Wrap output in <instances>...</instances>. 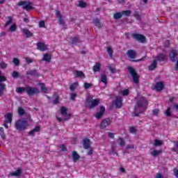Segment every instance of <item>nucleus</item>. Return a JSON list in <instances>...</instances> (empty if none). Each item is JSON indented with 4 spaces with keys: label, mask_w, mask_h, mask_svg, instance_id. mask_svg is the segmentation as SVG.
Wrapping results in <instances>:
<instances>
[{
    "label": "nucleus",
    "mask_w": 178,
    "mask_h": 178,
    "mask_svg": "<svg viewBox=\"0 0 178 178\" xmlns=\"http://www.w3.org/2000/svg\"><path fill=\"white\" fill-rule=\"evenodd\" d=\"M99 105V99H92V97L88 96L86 99V106L89 109H94L95 106H98Z\"/></svg>",
    "instance_id": "obj_1"
},
{
    "label": "nucleus",
    "mask_w": 178,
    "mask_h": 178,
    "mask_svg": "<svg viewBox=\"0 0 178 178\" xmlns=\"http://www.w3.org/2000/svg\"><path fill=\"white\" fill-rule=\"evenodd\" d=\"M29 123L26 120H18L15 123V127L18 131H24L27 129Z\"/></svg>",
    "instance_id": "obj_2"
},
{
    "label": "nucleus",
    "mask_w": 178,
    "mask_h": 178,
    "mask_svg": "<svg viewBox=\"0 0 178 178\" xmlns=\"http://www.w3.org/2000/svg\"><path fill=\"white\" fill-rule=\"evenodd\" d=\"M128 71L129 72L134 84H138L140 76H138V74H137V72H136V70L133 68V67H129Z\"/></svg>",
    "instance_id": "obj_3"
},
{
    "label": "nucleus",
    "mask_w": 178,
    "mask_h": 178,
    "mask_svg": "<svg viewBox=\"0 0 178 178\" xmlns=\"http://www.w3.org/2000/svg\"><path fill=\"white\" fill-rule=\"evenodd\" d=\"M26 93L28 94V95H29L30 97H33V95H34L35 94H40V89H38V88H33L31 86H26Z\"/></svg>",
    "instance_id": "obj_4"
},
{
    "label": "nucleus",
    "mask_w": 178,
    "mask_h": 178,
    "mask_svg": "<svg viewBox=\"0 0 178 178\" xmlns=\"http://www.w3.org/2000/svg\"><path fill=\"white\" fill-rule=\"evenodd\" d=\"M31 5H33L31 2L27 3V1H19L17 3V6H22V8L25 10H31L33 9Z\"/></svg>",
    "instance_id": "obj_5"
},
{
    "label": "nucleus",
    "mask_w": 178,
    "mask_h": 178,
    "mask_svg": "<svg viewBox=\"0 0 178 178\" xmlns=\"http://www.w3.org/2000/svg\"><path fill=\"white\" fill-rule=\"evenodd\" d=\"M17 113L19 115V116H23V115H24V116H26V120H30L31 122V115H30L29 113H26V111H24V109L22 107H18L17 108Z\"/></svg>",
    "instance_id": "obj_6"
},
{
    "label": "nucleus",
    "mask_w": 178,
    "mask_h": 178,
    "mask_svg": "<svg viewBox=\"0 0 178 178\" xmlns=\"http://www.w3.org/2000/svg\"><path fill=\"white\" fill-rule=\"evenodd\" d=\"M132 37L133 38L136 40V41H139V42H142V43L146 42L145 36H144V35H141L140 33H134L132 34Z\"/></svg>",
    "instance_id": "obj_7"
},
{
    "label": "nucleus",
    "mask_w": 178,
    "mask_h": 178,
    "mask_svg": "<svg viewBox=\"0 0 178 178\" xmlns=\"http://www.w3.org/2000/svg\"><path fill=\"white\" fill-rule=\"evenodd\" d=\"M26 76H31L32 77H41V74L35 69L30 70L26 72Z\"/></svg>",
    "instance_id": "obj_8"
},
{
    "label": "nucleus",
    "mask_w": 178,
    "mask_h": 178,
    "mask_svg": "<svg viewBox=\"0 0 178 178\" xmlns=\"http://www.w3.org/2000/svg\"><path fill=\"white\" fill-rule=\"evenodd\" d=\"M177 56H178V52L177 50L173 49L170 53V58L171 62H176L177 60Z\"/></svg>",
    "instance_id": "obj_9"
},
{
    "label": "nucleus",
    "mask_w": 178,
    "mask_h": 178,
    "mask_svg": "<svg viewBox=\"0 0 178 178\" xmlns=\"http://www.w3.org/2000/svg\"><path fill=\"white\" fill-rule=\"evenodd\" d=\"M60 113L63 116L65 117L64 120H69L70 118V114L67 113V109H66L65 107H61L60 108Z\"/></svg>",
    "instance_id": "obj_10"
},
{
    "label": "nucleus",
    "mask_w": 178,
    "mask_h": 178,
    "mask_svg": "<svg viewBox=\"0 0 178 178\" xmlns=\"http://www.w3.org/2000/svg\"><path fill=\"white\" fill-rule=\"evenodd\" d=\"M123 99H122L121 97H118L115 99V108H117V109H120V108H122V106L123 105Z\"/></svg>",
    "instance_id": "obj_11"
},
{
    "label": "nucleus",
    "mask_w": 178,
    "mask_h": 178,
    "mask_svg": "<svg viewBox=\"0 0 178 178\" xmlns=\"http://www.w3.org/2000/svg\"><path fill=\"white\" fill-rule=\"evenodd\" d=\"M138 108H143L144 105H148V102H147V99L145 97H141L137 102H136Z\"/></svg>",
    "instance_id": "obj_12"
},
{
    "label": "nucleus",
    "mask_w": 178,
    "mask_h": 178,
    "mask_svg": "<svg viewBox=\"0 0 178 178\" xmlns=\"http://www.w3.org/2000/svg\"><path fill=\"white\" fill-rule=\"evenodd\" d=\"M22 168H18L16 171L10 172L8 175V177L10 176H13L14 177H20V176H22Z\"/></svg>",
    "instance_id": "obj_13"
},
{
    "label": "nucleus",
    "mask_w": 178,
    "mask_h": 178,
    "mask_svg": "<svg viewBox=\"0 0 178 178\" xmlns=\"http://www.w3.org/2000/svg\"><path fill=\"white\" fill-rule=\"evenodd\" d=\"M109 124H111V119L106 118L101 123L100 129H105V128L108 127V126H109Z\"/></svg>",
    "instance_id": "obj_14"
},
{
    "label": "nucleus",
    "mask_w": 178,
    "mask_h": 178,
    "mask_svg": "<svg viewBox=\"0 0 178 178\" xmlns=\"http://www.w3.org/2000/svg\"><path fill=\"white\" fill-rule=\"evenodd\" d=\"M127 55L130 59H136V56H137V53H136V51L133 49H129L127 51Z\"/></svg>",
    "instance_id": "obj_15"
},
{
    "label": "nucleus",
    "mask_w": 178,
    "mask_h": 178,
    "mask_svg": "<svg viewBox=\"0 0 178 178\" xmlns=\"http://www.w3.org/2000/svg\"><path fill=\"white\" fill-rule=\"evenodd\" d=\"M36 45L39 51H42V52H44V51H47V44H45V43L39 42Z\"/></svg>",
    "instance_id": "obj_16"
},
{
    "label": "nucleus",
    "mask_w": 178,
    "mask_h": 178,
    "mask_svg": "<svg viewBox=\"0 0 178 178\" xmlns=\"http://www.w3.org/2000/svg\"><path fill=\"white\" fill-rule=\"evenodd\" d=\"M83 145L85 149H89L90 145H91V140L88 138L83 139Z\"/></svg>",
    "instance_id": "obj_17"
},
{
    "label": "nucleus",
    "mask_w": 178,
    "mask_h": 178,
    "mask_svg": "<svg viewBox=\"0 0 178 178\" xmlns=\"http://www.w3.org/2000/svg\"><path fill=\"white\" fill-rule=\"evenodd\" d=\"M93 24L98 29H101L104 26V24L102 23L101 21L99 20V19H98V18H95L93 19Z\"/></svg>",
    "instance_id": "obj_18"
},
{
    "label": "nucleus",
    "mask_w": 178,
    "mask_h": 178,
    "mask_svg": "<svg viewBox=\"0 0 178 178\" xmlns=\"http://www.w3.org/2000/svg\"><path fill=\"white\" fill-rule=\"evenodd\" d=\"M104 113H105V106H101L100 111L96 114V118L97 119H101V118H102V116H104Z\"/></svg>",
    "instance_id": "obj_19"
},
{
    "label": "nucleus",
    "mask_w": 178,
    "mask_h": 178,
    "mask_svg": "<svg viewBox=\"0 0 178 178\" xmlns=\"http://www.w3.org/2000/svg\"><path fill=\"white\" fill-rule=\"evenodd\" d=\"M22 32L24 34V35H26V38H30L34 35L33 33H31L30 30L27 29H23Z\"/></svg>",
    "instance_id": "obj_20"
},
{
    "label": "nucleus",
    "mask_w": 178,
    "mask_h": 178,
    "mask_svg": "<svg viewBox=\"0 0 178 178\" xmlns=\"http://www.w3.org/2000/svg\"><path fill=\"white\" fill-rule=\"evenodd\" d=\"M13 115H12V113H8L5 115V119H6V123H12Z\"/></svg>",
    "instance_id": "obj_21"
},
{
    "label": "nucleus",
    "mask_w": 178,
    "mask_h": 178,
    "mask_svg": "<svg viewBox=\"0 0 178 178\" xmlns=\"http://www.w3.org/2000/svg\"><path fill=\"white\" fill-rule=\"evenodd\" d=\"M156 66H158V61L156 60H154L152 63L148 67L149 70L152 71L156 69Z\"/></svg>",
    "instance_id": "obj_22"
},
{
    "label": "nucleus",
    "mask_w": 178,
    "mask_h": 178,
    "mask_svg": "<svg viewBox=\"0 0 178 178\" xmlns=\"http://www.w3.org/2000/svg\"><path fill=\"white\" fill-rule=\"evenodd\" d=\"M72 159H73V162H74L75 163L76 162H77V161H79V159H80V155L77 154V152L76 151L72 152Z\"/></svg>",
    "instance_id": "obj_23"
},
{
    "label": "nucleus",
    "mask_w": 178,
    "mask_h": 178,
    "mask_svg": "<svg viewBox=\"0 0 178 178\" xmlns=\"http://www.w3.org/2000/svg\"><path fill=\"white\" fill-rule=\"evenodd\" d=\"M51 59H52L51 54H45L43 55L42 60H44V62H47L48 63H49V62H51Z\"/></svg>",
    "instance_id": "obj_24"
},
{
    "label": "nucleus",
    "mask_w": 178,
    "mask_h": 178,
    "mask_svg": "<svg viewBox=\"0 0 178 178\" xmlns=\"http://www.w3.org/2000/svg\"><path fill=\"white\" fill-rule=\"evenodd\" d=\"M164 87L165 86H163V83L162 82H158L155 86L156 91H162Z\"/></svg>",
    "instance_id": "obj_25"
},
{
    "label": "nucleus",
    "mask_w": 178,
    "mask_h": 178,
    "mask_svg": "<svg viewBox=\"0 0 178 178\" xmlns=\"http://www.w3.org/2000/svg\"><path fill=\"white\" fill-rule=\"evenodd\" d=\"M101 81L102 83H104V84H107L108 83V77L106 76L105 72H102L101 74Z\"/></svg>",
    "instance_id": "obj_26"
},
{
    "label": "nucleus",
    "mask_w": 178,
    "mask_h": 178,
    "mask_svg": "<svg viewBox=\"0 0 178 178\" xmlns=\"http://www.w3.org/2000/svg\"><path fill=\"white\" fill-rule=\"evenodd\" d=\"M92 70L94 73H97V72H99L101 70V63H96V64L92 67Z\"/></svg>",
    "instance_id": "obj_27"
},
{
    "label": "nucleus",
    "mask_w": 178,
    "mask_h": 178,
    "mask_svg": "<svg viewBox=\"0 0 178 178\" xmlns=\"http://www.w3.org/2000/svg\"><path fill=\"white\" fill-rule=\"evenodd\" d=\"M75 76L79 79L86 78V74L83 72V71H75Z\"/></svg>",
    "instance_id": "obj_28"
},
{
    "label": "nucleus",
    "mask_w": 178,
    "mask_h": 178,
    "mask_svg": "<svg viewBox=\"0 0 178 178\" xmlns=\"http://www.w3.org/2000/svg\"><path fill=\"white\" fill-rule=\"evenodd\" d=\"M16 92H17V94H23V92H27V86L24 87V88H17L16 89Z\"/></svg>",
    "instance_id": "obj_29"
},
{
    "label": "nucleus",
    "mask_w": 178,
    "mask_h": 178,
    "mask_svg": "<svg viewBox=\"0 0 178 178\" xmlns=\"http://www.w3.org/2000/svg\"><path fill=\"white\" fill-rule=\"evenodd\" d=\"M38 86H40V90L42 91V92H44V94H48V88L45 87V84L44 83H38Z\"/></svg>",
    "instance_id": "obj_30"
},
{
    "label": "nucleus",
    "mask_w": 178,
    "mask_h": 178,
    "mask_svg": "<svg viewBox=\"0 0 178 178\" xmlns=\"http://www.w3.org/2000/svg\"><path fill=\"white\" fill-rule=\"evenodd\" d=\"M165 58H166V56H165L163 54H160L156 56V59L159 60V62H164Z\"/></svg>",
    "instance_id": "obj_31"
},
{
    "label": "nucleus",
    "mask_w": 178,
    "mask_h": 178,
    "mask_svg": "<svg viewBox=\"0 0 178 178\" xmlns=\"http://www.w3.org/2000/svg\"><path fill=\"white\" fill-rule=\"evenodd\" d=\"M122 16H123V14L122 13H115L113 17V19H115V20H119V19H122Z\"/></svg>",
    "instance_id": "obj_32"
},
{
    "label": "nucleus",
    "mask_w": 178,
    "mask_h": 178,
    "mask_svg": "<svg viewBox=\"0 0 178 178\" xmlns=\"http://www.w3.org/2000/svg\"><path fill=\"white\" fill-rule=\"evenodd\" d=\"M161 154H162L161 150H153L151 152V155H152V156H159V155H161Z\"/></svg>",
    "instance_id": "obj_33"
},
{
    "label": "nucleus",
    "mask_w": 178,
    "mask_h": 178,
    "mask_svg": "<svg viewBox=\"0 0 178 178\" xmlns=\"http://www.w3.org/2000/svg\"><path fill=\"white\" fill-rule=\"evenodd\" d=\"M53 98L54 99L53 102L54 105H58V104H59V96L55 94L54 95Z\"/></svg>",
    "instance_id": "obj_34"
},
{
    "label": "nucleus",
    "mask_w": 178,
    "mask_h": 178,
    "mask_svg": "<svg viewBox=\"0 0 178 178\" xmlns=\"http://www.w3.org/2000/svg\"><path fill=\"white\" fill-rule=\"evenodd\" d=\"M79 86V83L75 82L74 83H72L70 86V91H74V90H76V88H77V86Z\"/></svg>",
    "instance_id": "obj_35"
},
{
    "label": "nucleus",
    "mask_w": 178,
    "mask_h": 178,
    "mask_svg": "<svg viewBox=\"0 0 178 178\" xmlns=\"http://www.w3.org/2000/svg\"><path fill=\"white\" fill-rule=\"evenodd\" d=\"M107 53L108 54L110 58L113 56V50L112 49L111 47H106Z\"/></svg>",
    "instance_id": "obj_36"
},
{
    "label": "nucleus",
    "mask_w": 178,
    "mask_h": 178,
    "mask_svg": "<svg viewBox=\"0 0 178 178\" xmlns=\"http://www.w3.org/2000/svg\"><path fill=\"white\" fill-rule=\"evenodd\" d=\"M78 6L79 8H87V3L84 1H83L82 0H80L79 1Z\"/></svg>",
    "instance_id": "obj_37"
},
{
    "label": "nucleus",
    "mask_w": 178,
    "mask_h": 178,
    "mask_svg": "<svg viewBox=\"0 0 178 178\" xmlns=\"http://www.w3.org/2000/svg\"><path fill=\"white\" fill-rule=\"evenodd\" d=\"M13 63H14L15 66H19V65H20V60H19V58H14Z\"/></svg>",
    "instance_id": "obj_38"
},
{
    "label": "nucleus",
    "mask_w": 178,
    "mask_h": 178,
    "mask_svg": "<svg viewBox=\"0 0 178 178\" xmlns=\"http://www.w3.org/2000/svg\"><path fill=\"white\" fill-rule=\"evenodd\" d=\"M162 144H163L162 140H159L156 139L154 145L155 147H161V145H162Z\"/></svg>",
    "instance_id": "obj_39"
},
{
    "label": "nucleus",
    "mask_w": 178,
    "mask_h": 178,
    "mask_svg": "<svg viewBox=\"0 0 178 178\" xmlns=\"http://www.w3.org/2000/svg\"><path fill=\"white\" fill-rule=\"evenodd\" d=\"M8 20L6 22V24H5V27L9 26V24H12V22L13 20V19L12 18V17L9 16L8 17Z\"/></svg>",
    "instance_id": "obj_40"
},
{
    "label": "nucleus",
    "mask_w": 178,
    "mask_h": 178,
    "mask_svg": "<svg viewBox=\"0 0 178 178\" xmlns=\"http://www.w3.org/2000/svg\"><path fill=\"white\" fill-rule=\"evenodd\" d=\"M12 76L13 79H17L18 77H20V74H19V72H17V71H13Z\"/></svg>",
    "instance_id": "obj_41"
},
{
    "label": "nucleus",
    "mask_w": 178,
    "mask_h": 178,
    "mask_svg": "<svg viewBox=\"0 0 178 178\" xmlns=\"http://www.w3.org/2000/svg\"><path fill=\"white\" fill-rule=\"evenodd\" d=\"M16 29H17L16 24H13L10 26V31H11V33H13L14 31H16Z\"/></svg>",
    "instance_id": "obj_42"
},
{
    "label": "nucleus",
    "mask_w": 178,
    "mask_h": 178,
    "mask_svg": "<svg viewBox=\"0 0 178 178\" xmlns=\"http://www.w3.org/2000/svg\"><path fill=\"white\" fill-rule=\"evenodd\" d=\"M122 13V15H124L125 16H129L131 15V10H123L121 12Z\"/></svg>",
    "instance_id": "obj_43"
},
{
    "label": "nucleus",
    "mask_w": 178,
    "mask_h": 178,
    "mask_svg": "<svg viewBox=\"0 0 178 178\" xmlns=\"http://www.w3.org/2000/svg\"><path fill=\"white\" fill-rule=\"evenodd\" d=\"M118 141H120L119 145H120V147H124L125 145V143H124V140H123L122 138H120Z\"/></svg>",
    "instance_id": "obj_44"
},
{
    "label": "nucleus",
    "mask_w": 178,
    "mask_h": 178,
    "mask_svg": "<svg viewBox=\"0 0 178 178\" xmlns=\"http://www.w3.org/2000/svg\"><path fill=\"white\" fill-rule=\"evenodd\" d=\"M165 115H166V116H168V118L172 116V112H170V108H168L167 110L165 112Z\"/></svg>",
    "instance_id": "obj_45"
},
{
    "label": "nucleus",
    "mask_w": 178,
    "mask_h": 178,
    "mask_svg": "<svg viewBox=\"0 0 178 178\" xmlns=\"http://www.w3.org/2000/svg\"><path fill=\"white\" fill-rule=\"evenodd\" d=\"M83 87L85 90H88V88H90V87H92V84L86 82L84 83Z\"/></svg>",
    "instance_id": "obj_46"
},
{
    "label": "nucleus",
    "mask_w": 178,
    "mask_h": 178,
    "mask_svg": "<svg viewBox=\"0 0 178 178\" xmlns=\"http://www.w3.org/2000/svg\"><path fill=\"white\" fill-rule=\"evenodd\" d=\"M129 92H130V90H129V89L124 90L122 91V94L124 97H127V95H128Z\"/></svg>",
    "instance_id": "obj_47"
},
{
    "label": "nucleus",
    "mask_w": 178,
    "mask_h": 178,
    "mask_svg": "<svg viewBox=\"0 0 178 178\" xmlns=\"http://www.w3.org/2000/svg\"><path fill=\"white\" fill-rule=\"evenodd\" d=\"M60 148L63 152H66L67 151V147L65 145H60Z\"/></svg>",
    "instance_id": "obj_48"
},
{
    "label": "nucleus",
    "mask_w": 178,
    "mask_h": 178,
    "mask_svg": "<svg viewBox=\"0 0 178 178\" xmlns=\"http://www.w3.org/2000/svg\"><path fill=\"white\" fill-rule=\"evenodd\" d=\"M0 67L1 69H6L8 67V64H6L5 62L0 63Z\"/></svg>",
    "instance_id": "obj_49"
},
{
    "label": "nucleus",
    "mask_w": 178,
    "mask_h": 178,
    "mask_svg": "<svg viewBox=\"0 0 178 178\" xmlns=\"http://www.w3.org/2000/svg\"><path fill=\"white\" fill-rule=\"evenodd\" d=\"M129 131H130L131 133H133V134L137 133V129H136V128H134V127H130L129 128Z\"/></svg>",
    "instance_id": "obj_50"
},
{
    "label": "nucleus",
    "mask_w": 178,
    "mask_h": 178,
    "mask_svg": "<svg viewBox=\"0 0 178 178\" xmlns=\"http://www.w3.org/2000/svg\"><path fill=\"white\" fill-rule=\"evenodd\" d=\"M152 113H153L154 116H158V113H159V109H158V108H154V109L152 111Z\"/></svg>",
    "instance_id": "obj_51"
},
{
    "label": "nucleus",
    "mask_w": 178,
    "mask_h": 178,
    "mask_svg": "<svg viewBox=\"0 0 178 178\" xmlns=\"http://www.w3.org/2000/svg\"><path fill=\"white\" fill-rule=\"evenodd\" d=\"M92 154H94V149L92 147H90L87 152V155H92Z\"/></svg>",
    "instance_id": "obj_52"
},
{
    "label": "nucleus",
    "mask_w": 178,
    "mask_h": 178,
    "mask_svg": "<svg viewBox=\"0 0 178 178\" xmlns=\"http://www.w3.org/2000/svg\"><path fill=\"white\" fill-rule=\"evenodd\" d=\"M39 27L42 28L45 27V22L42 20L39 22Z\"/></svg>",
    "instance_id": "obj_53"
},
{
    "label": "nucleus",
    "mask_w": 178,
    "mask_h": 178,
    "mask_svg": "<svg viewBox=\"0 0 178 178\" xmlns=\"http://www.w3.org/2000/svg\"><path fill=\"white\" fill-rule=\"evenodd\" d=\"M33 130L35 133H38V131L41 130V127L40 126H37Z\"/></svg>",
    "instance_id": "obj_54"
},
{
    "label": "nucleus",
    "mask_w": 178,
    "mask_h": 178,
    "mask_svg": "<svg viewBox=\"0 0 178 178\" xmlns=\"http://www.w3.org/2000/svg\"><path fill=\"white\" fill-rule=\"evenodd\" d=\"M77 97V94L76 93H72L71 94V97H70V99H72V101H74L75 98Z\"/></svg>",
    "instance_id": "obj_55"
},
{
    "label": "nucleus",
    "mask_w": 178,
    "mask_h": 178,
    "mask_svg": "<svg viewBox=\"0 0 178 178\" xmlns=\"http://www.w3.org/2000/svg\"><path fill=\"white\" fill-rule=\"evenodd\" d=\"M108 70L111 71V73L113 74L116 72V68L110 66L108 67Z\"/></svg>",
    "instance_id": "obj_56"
},
{
    "label": "nucleus",
    "mask_w": 178,
    "mask_h": 178,
    "mask_svg": "<svg viewBox=\"0 0 178 178\" xmlns=\"http://www.w3.org/2000/svg\"><path fill=\"white\" fill-rule=\"evenodd\" d=\"M56 17H58V19H60L62 17V15H60V11L59 10L56 11Z\"/></svg>",
    "instance_id": "obj_57"
},
{
    "label": "nucleus",
    "mask_w": 178,
    "mask_h": 178,
    "mask_svg": "<svg viewBox=\"0 0 178 178\" xmlns=\"http://www.w3.org/2000/svg\"><path fill=\"white\" fill-rule=\"evenodd\" d=\"M72 44H76V42H79V38H72Z\"/></svg>",
    "instance_id": "obj_58"
},
{
    "label": "nucleus",
    "mask_w": 178,
    "mask_h": 178,
    "mask_svg": "<svg viewBox=\"0 0 178 178\" xmlns=\"http://www.w3.org/2000/svg\"><path fill=\"white\" fill-rule=\"evenodd\" d=\"M26 63H28V65L30 63H33V59H31V58H26Z\"/></svg>",
    "instance_id": "obj_59"
},
{
    "label": "nucleus",
    "mask_w": 178,
    "mask_h": 178,
    "mask_svg": "<svg viewBox=\"0 0 178 178\" xmlns=\"http://www.w3.org/2000/svg\"><path fill=\"white\" fill-rule=\"evenodd\" d=\"M0 90H1V92H3V90H5V85L0 83Z\"/></svg>",
    "instance_id": "obj_60"
},
{
    "label": "nucleus",
    "mask_w": 178,
    "mask_h": 178,
    "mask_svg": "<svg viewBox=\"0 0 178 178\" xmlns=\"http://www.w3.org/2000/svg\"><path fill=\"white\" fill-rule=\"evenodd\" d=\"M108 137H110V138H115V135L113 134V133L111 132H108Z\"/></svg>",
    "instance_id": "obj_61"
},
{
    "label": "nucleus",
    "mask_w": 178,
    "mask_h": 178,
    "mask_svg": "<svg viewBox=\"0 0 178 178\" xmlns=\"http://www.w3.org/2000/svg\"><path fill=\"white\" fill-rule=\"evenodd\" d=\"M34 134H35V132L34 131L33 129H32L31 131H30L29 132V136H34Z\"/></svg>",
    "instance_id": "obj_62"
},
{
    "label": "nucleus",
    "mask_w": 178,
    "mask_h": 178,
    "mask_svg": "<svg viewBox=\"0 0 178 178\" xmlns=\"http://www.w3.org/2000/svg\"><path fill=\"white\" fill-rule=\"evenodd\" d=\"M174 173H175V176H176V177L178 178V170L177 169H174Z\"/></svg>",
    "instance_id": "obj_63"
},
{
    "label": "nucleus",
    "mask_w": 178,
    "mask_h": 178,
    "mask_svg": "<svg viewBox=\"0 0 178 178\" xmlns=\"http://www.w3.org/2000/svg\"><path fill=\"white\" fill-rule=\"evenodd\" d=\"M156 178H163V176L162 175V174L158 173V174L156 175Z\"/></svg>",
    "instance_id": "obj_64"
}]
</instances>
